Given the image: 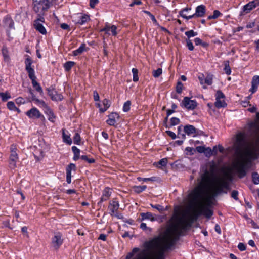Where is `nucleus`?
Instances as JSON below:
<instances>
[{"instance_id": "nucleus-1", "label": "nucleus", "mask_w": 259, "mask_h": 259, "mask_svg": "<svg viewBox=\"0 0 259 259\" xmlns=\"http://www.w3.org/2000/svg\"><path fill=\"white\" fill-rule=\"evenodd\" d=\"M168 234L164 238L160 236L155 237L145 243L148 249L157 250L156 255L165 258V252L170 249L179 238L181 232L178 230L177 227L175 229L167 230Z\"/></svg>"}, {"instance_id": "nucleus-2", "label": "nucleus", "mask_w": 259, "mask_h": 259, "mask_svg": "<svg viewBox=\"0 0 259 259\" xmlns=\"http://www.w3.org/2000/svg\"><path fill=\"white\" fill-rule=\"evenodd\" d=\"M217 165L213 163L210 165L209 170L205 169L201 175V181L198 185L188 194V198L192 204H199L203 199L206 190L209 187L211 182V175L217 171Z\"/></svg>"}, {"instance_id": "nucleus-3", "label": "nucleus", "mask_w": 259, "mask_h": 259, "mask_svg": "<svg viewBox=\"0 0 259 259\" xmlns=\"http://www.w3.org/2000/svg\"><path fill=\"white\" fill-rule=\"evenodd\" d=\"M213 212L207 207H200L199 209L195 210L189 216L187 219L180 218L179 223L182 230H187L190 228L192 224L196 221L201 215H204L206 218L210 219L213 215Z\"/></svg>"}, {"instance_id": "nucleus-4", "label": "nucleus", "mask_w": 259, "mask_h": 259, "mask_svg": "<svg viewBox=\"0 0 259 259\" xmlns=\"http://www.w3.org/2000/svg\"><path fill=\"white\" fill-rule=\"evenodd\" d=\"M26 57L25 60V70L28 73L29 78L32 81V84L34 88L38 92L42 94L43 92L42 89L40 87V84L36 81V76L35 75V71L34 69L31 67V65L33 63V61L31 57L28 55H26Z\"/></svg>"}, {"instance_id": "nucleus-5", "label": "nucleus", "mask_w": 259, "mask_h": 259, "mask_svg": "<svg viewBox=\"0 0 259 259\" xmlns=\"http://www.w3.org/2000/svg\"><path fill=\"white\" fill-rule=\"evenodd\" d=\"M54 0H33V11L38 16L44 15L46 11L52 5Z\"/></svg>"}, {"instance_id": "nucleus-6", "label": "nucleus", "mask_w": 259, "mask_h": 259, "mask_svg": "<svg viewBox=\"0 0 259 259\" xmlns=\"http://www.w3.org/2000/svg\"><path fill=\"white\" fill-rule=\"evenodd\" d=\"M246 146L245 137L243 133L237 135L236 141L235 143V153L238 156L242 155L244 147Z\"/></svg>"}, {"instance_id": "nucleus-7", "label": "nucleus", "mask_w": 259, "mask_h": 259, "mask_svg": "<svg viewBox=\"0 0 259 259\" xmlns=\"http://www.w3.org/2000/svg\"><path fill=\"white\" fill-rule=\"evenodd\" d=\"M250 161L247 160L238 163L235 166V168L237 170L238 177L240 178L244 177L246 175V168L247 167V164Z\"/></svg>"}, {"instance_id": "nucleus-8", "label": "nucleus", "mask_w": 259, "mask_h": 259, "mask_svg": "<svg viewBox=\"0 0 259 259\" xmlns=\"http://www.w3.org/2000/svg\"><path fill=\"white\" fill-rule=\"evenodd\" d=\"M258 6H259V0H253L249 2L243 7L239 15L243 16L246 14L249 13L251 10Z\"/></svg>"}, {"instance_id": "nucleus-9", "label": "nucleus", "mask_w": 259, "mask_h": 259, "mask_svg": "<svg viewBox=\"0 0 259 259\" xmlns=\"http://www.w3.org/2000/svg\"><path fill=\"white\" fill-rule=\"evenodd\" d=\"M63 239L62 235L60 232L54 233V237L52 238V245L55 249H58L62 244Z\"/></svg>"}, {"instance_id": "nucleus-10", "label": "nucleus", "mask_w": 259, "mask_h": 259, "mask_svg": "<svg viewBox=\"0 0 259 259\" xmlns=\"http://www.w3.org/2000/svg\"><path fill=\"white\" fill-rule=\"evenodd\" d=\"M211 193L212 194V197H216L222 193L227 194V191L224 189L220 180L217 182L216 185L212 188Z\"/></svg>"}, {"instance_id": "nucleus-11", "label": "nucleus", "mask_w": 259, "mask_h": 259, "mask_svg": "<svg viewBox=\"0 0 259 259\" xmlns=\"http://www.w3.org/2000/svg\"><path fill=\"white\" fill-rule=\"evenodd\" d=\"M48 93L51 99L53 101H61L63 99V96L62 94H59L53 88L50 87L47 89Z\"/></svg>"}, {"instance_id": "nucleus-12", "label": "nucleus", "mask_w": 259, "mask_h": 259, "mask_svg": "<svg viewBox=\"0 0 259 259\" xmlns=\"http://www.w3.org/2000/svg\"><path fill=\"white\" fill-rule=\"evenodd\" d=\"M182 106H184L188 110H193L197 106V102L195 100H192L188 97H185L182 103Z\"/></svg>"}, {"instance_id": "nucleus-13", "label": "nucleus", "mask_w": 259, "mask_h": 259, "mask_svg": "<svg viewBox=\"0 0 259 259\" xmlns=\"http://www.w3.org/2000/svg\"><path fill=\"white\" fill-rule=\"evenodd\" d=\"M119 208V204L116 198L113 199L109 203L108 208L109 209V213L111 216H114V213L118 211Z\"/></svg>"}, {"instance_id": "nucleus-14", "label": "nucleus", "mask_w": 259, "mask_h": 259, "mask_svg": "<svg viewBox=\"0 0 259 259\" xmlns=\"http://www.w3.org/2000/svg\"><path fill=\"white\" fill-rule=\"evenodd\" d=\"M26 114L30 118H39L41 116L43 117L39 111L36 108H32L27 111Z\"/></svg>"}, {"instance_id": "nucleus-15", "label": "nucleus", "mask_w": 259, "mask_h": 259, "mask_svg": "<svg viewBox=\"0 0 259 259\" xmlns=\"http://www.w3.org/2000/svg\"><path fill=\"white\" fill-rule=\"evenodd\" d=\"M76 165L75 164L70 163L66 167V182L68 184L71 182V171L73 170H76Z\"/></svg>"}, {"instance_id": "nucleus-16", "label": "nucleus", "mask_w": 259, "mask_h": 259, "mask_svg": "<svg viewBox=\"0 0 259 259\" xmlns=\"http://www.w3.org/2000/svg\"><path fill=\"white\" fill-rule=\"evenodd\" d=\"M206 11V7L204 5H199L196 8L195 15L197 17H202L205 15Z\"/></svg>"}, {"instance_id": "nucleus-17", "label": "nucleus", "mask_w": 259, "mask_h": 259, "mask_svg": "<svg viewBox=\"0 0 259 259\" xmlns=\"http://www.w3.org/2000/svg\"><path fill=\"white\" fill-rule=\"evenodd\" d=\"M34 26L35 29L42 34H46L47 31L46 28L41 23L38 22V20L34 21Z\"/></svg>"}, {"instance_id": "nucleus-18", "label": "nucleus", "mask_w": 259, "mask_h": 259, "mask_svg": "<svg viewBox=\"0 0 259 259\" xmlns=\"http://www.w3.org/2000/svg\"><path fill=\"white\" fill-rule=\"evenodd\" d=\"M111 192L110 191L109 188H106L103 192L100 201L98 203V205L101 204L103 201H106L110 196Z\"/></svg>"}, {"instance_id": "nucleus-19", "label": "nucleus", "mask_w": 259, "mask_h": 259, "mask_svg": "<svg viewBox=\"0 0 259 259\" xmlns=\"http://www.w3.org/2000/svg\"><path fill=\"white\" fill-rule=\"evenodd\" d=\"M184 132L185 135H191L196 132V128L192 125H186L184 126Z\"/></svg>"}, {"instance_id": "nucleus-20", "label": "nucleus", "mask_w": 259, "mask_h": 259, "mask_svg": "<svg viewBox=\"0 0 259 259\" xmlns=\"http://www.w3.org/2000/svg\"><path fill=\"white\" fill-rule=\"evenodd\" d=\"M62 131L63 141L64 143H66L67 144L70 145L72 143V139L70 138V135L66 134L65 133V131H66L65 129H64V128L62 129Z\"/></svg>"}, {"instance_id": "nucleus-21", "label": "nucleus", "mask_w": 259, "mask_h": 259, "mask_svg": "<svg viewBox=\"0 0 259 259\" xmlns=\"http://www.w3.org/2000/svg\"><path fill=\"white\" fill-rule=\"evenodd\" d=\"M140 215L141 217V221L148 219L152 221H154L156 220V218L154 217V215L150 212H147L146 213L142 212L140 213Z\"/></svg>"}, {"instance_id": "nucleus-22", "label": "nucleus", "mask_w": 259, "mask_h": 259, "mask_svg": "<svg viewBox=\"0 0 259 259\" xmlns=\"http://www.w3.org/2000/svg\"><path fill=\"white\" fill-rule=\"evenodd\" d=\"M102 103L104 108H100V112L103 113L109 108L111 105V102L107 99H104L102 101Z\"/></svg>"}, {"instance_id": "nucleus-23", "label": "nucleus", "mask_w": 259, "mask_h": 259, "mask_svg": "<svg viewBox=\"0 0 259 259\" xmlns=\"http://www.w3.org/2000/svg\"><path fill=\"white\" fill-rule=\"evenodd\" d=\"M72 150L74 154L73 160L75 161L77 160L80 157V150L77 148L76 146H73L72 147Z\"/></svg>"}, {"instance_id": "nucleus-24", "label": "nucleus", "mask_w": 259, "mask_h": 259, "mask_svg": "<svg viewBox=\"0 0 259 259\" xmlns=\"http://www.w3.org/2000/svg\"><path fill=\"white\" fill-rule=\"evenodd\" d=\"M215 107L218 108H224L227 106V104L224 101V100L222 99H217L214 103Z\"/></svg>"}, {"instance_id": "nucleus-25", "label": "nucleus", "mask_w": 259, "mask_h": 259, "mask_svg": "<svg viewBox=\"0 0 259 259\" xmlns=\"http://www.w3.org/2000/svg\"><path fill=\"white\" fill-rule=\"evenodd\" d=\"M85 46L86 45L85 44H82L78 49H76V50H74L73 52V55L77 56L81 54L85 50Z\"/></svg>"}, {"instance_id": "nucleus-26", "label": "nucleus", "mask_w": 259, "mask_h": 259, "mask_svg": "<svg viewBox=\"0 0 259 259\" xmlns=\"http://www.w3.org/2000/svg\"><path fill=\"white\" fill-rule=\"evenodd\" d=\"M146 188L147 186L146 185L135 186L133 187V190L135 193L139 194L142 192L145 191Z\"/></svg>"}, {"instance_id": "nucleus-27", "label": "nucleus", "mask_w": 259, "mask_h": 259, "mask_svg": "<svg viewBox=\"0 0 259 259\" xmlns=\"http://www.w3.org/2000/svg\"><path fill=\"white\" fill-rule=\"evenodd\" d=\"M90 20L89 16L88 15H83L81 16L80 19L78 20V22H77V24H79L80 25H83L85 22L88 21Z\"/></svg>"}, {"instance_id": "nucleus-28", "label": "nucleus", "mask_w": 259, "mask_h": 259, "mask_svg": "<svg viewBox=\"0 0 259 259\" xmlns=\"http://www.w3.org/2000/svg\"><path fill=\"white\" fill-rule=\"evenodd\" d=\"M179 123H180V119L179 118H178L177 117H172L170 119V125L168 126V125L166 124L165 127H166V128H170V127L177 125Z\"/></svg>"}, {"instance_id": "nucleus-29", "label": "nucleus", "mask_w": 259, "mask_h": 259, "mask_svg": "<svg viewBox=\"0 0 259 259\" xmlns=\"http://www.w3.org/2000/svg\"><path fill=\"white\" fill-rule=\"evenodd\" d=\"M75 62L73 61H67L64 64V68L66 71H69L71 68L75 65Z\"/></svg>"}, {"instance_id": "nucleus-30", "label": "nucleus", "mask_w": 259, "mask_h": 259, "mask_svg": "<svg viewBox=\"0 0 259 259\" xmlns=\"http://www.w3.org/2000/svg\"><path fill=\"white\" fill-rule=\"evenodd\" d=\"M4 22L5 24L8 25L10 28H12L14 27V22L10 17L6 16L5 18Z\"/></svg>"}, {"instance_id": "nucleus-31", "label": "nucleus", "mask_w": 259, "mask_h": 259, "mask_svg": "<svg viewBox=\"0 0 259 259\" xmlns=\"http://www.w3.org/2000/svg\"><path fill=\"white\" fill-rule=\"evenodd\" d=\"M29 93L32 96V100L33 101H35L36 103L40 104L43 106H45L46 105L45 102L43 100H40L36 98L35 96L31 90H29Z\"/></svg>"}, {"instance_id": "nucleus-32", "label": "nucleus", "mask_w": 259, "mask_h": 259, "mask_svg": "<svg viewBox=\"0 0 259 259\" xmlns=\"http://www.w3.org/2000/svg\"><path fill=\"white\" fill-rule=\"evenodd\" d=\"M0 97H1L3 102H6L11 98L10 94L8 92L0 93Z\"/></svg>"}, {"instance_id": "nucleus-33", "label": "nucleus", "mask_w": 259, "mask_h": 259, "mask_svg": "<svg viewBox=\"0 0 259 259\" xmlns=\"http://www.w3.org/2000/svg\"><path fill=\"white\" fill-rule=\"evenodd\" d=\"M111 26L110 24H109L108 23H106L105 26L103 28L100 30L101 32H105V33L107 34L110 35V30L111 29Z\"/></svg>"}, {"instance_id": "nucleus-34", "label": "nucleus", "mask_w": 259, "mask_h": 259, "mask_svg": "<svg viewBox=\"0 0 259 259\" xmlns=\"http://www.w3.org/2000/svg\"><path fill=\"white\" fill-rule=\"evenodd\" d=\"M139 250H140V249L139 248H137V247L134 248L133 249L132 252H130L127 253V254L126 256V259H131L133 257L134 254L135 253H137Z\"/></svg>"}, {"instance_id": "nucleus-35", "label": "nucleus", "mask_w": 259, "mask_h": 259, "mask_svg": "<svg viewBox=\"0 0 259 259\" xmlns=\"http://www.w3.org/2000/svg\"><path fill=\"white\" fill-rule=\"evenodd\" d=\"M224 65H225V67H224V70L225 71V73L227 75H230L231 73V70L230 67L229 66V61H225Z\"/></svg>"}, {"instance_id": "nucleus-36", "label": "nucleus", "mask_w": 259, "mask_h": 259, "mask_svg": "<svg viewBox=\"0 0 259 259\" xmlns=\"http://www.w3.org/2000/svg\"><path fill=\"white\" fill-rule=\"evenodd\" d=\"M182 127V125H180L178 128L177 137L178 138L184 140V139H186V135H185V133L184 132V133H181Z\"/></svg>"}, {"instance_id": "nucleus-37", "label": "nucleus", "mask_w": 259, "mask_h": 259, "mask_svg": "<svg viewBox=\"0 0 259 259\" xmlns=\"http://www.w3.org/2000/svg\"><path fill=\"white\" fill-rule=\"evenodd\" d=\"M2 54L4 57V61L9 62L10 60V57L8 55V51L6 48H3L2 49Z\"/></svg>"}, {"instance_id": "nucleus-38", "label": "nucleus", "mask_w": 259, "mask_h": 259, "mask_svg": "<svg viewBox=\"0 0 259 259\" xmlns=\"http://www.w3.org/2000/svg\"><path fill=\"white\" fill-rule=\"evenodd\" d=\"M252 181L254 184H259V175L256 172H254L252 174Z\"/></svg>"}, {"instance_id": "nucleus-39", "label": "nucleus", "mask_w": 259, "mask_h": 259, "mask_svg": "<svg viewBox=\"0 0 259 259\" xmlns=\"http://www.w3.org/2000/svg\"><path fill=\"white\" fill-rule=\"evenodd\" d=\"M73 142L76 145H80V141L81 138L80 135L78 133H75V135L74 136L73 138Z\"/></svg>"}, {"instance_id": "nucleus-40", "label": "nucleus", "mask_w": 259, "mask_h": 259, "mask_svg": "<svg viewBox=\"0 0 259 259\" xmlns=\"http://www.w3.org/2000/svg\"><path fill=\"white\" fill-rule=\"evenodd\" d=\"M214 197H212V194L211 193V195L209 196L207 199H206V203L205 206L201 205L200 207H207L208 208H209V207H210L212 204V199L214 198Z\"/></svg>"}, {"instance_id": "nucleus-41", "label": "nucleus", "mask_w": 259, "mask_h": 259, "mask_svg": "<svg viewBox=\"0 0 259 259\" xmlns=\"http://www.w3.org/2000/svg\"><path fill=\"white\" fill-rule=\"evenodd\" d=\"M185 34L188 37V39H190L191 37L197 35L198 33L197 32H195L193 30H191L185 32Z\"/></svg>"}, {"instance_id": "nucleus-42", "label": "nucleus", "mask_w": 259, "mask_h": 259, "mask_svg": "<svg viewBox=\"0 0 259 259\" xmlns=\"http://www.w3.org/2000/svg\"><path fill=\"white\" fill-rule=\"evenodd\" d=\"M221 183H222V186L224 188V189L226 191L230 190V187L229 183L226 181L225 180H220Z\"/></svg>"}, {"instance_id": "nucleus-43", "label": "nucleus", "mask_w": 259, "mask_h": 259, "mask_svg": "<svg viewBox=\"0 0 259 259\" xmlns=\"http://www.w3.org/2000/svg\"><path fill=\"white\" fill-rule=\"evenodd\" d=\"M82 160L86 161L89 163H93L95 162V160L93 158H89L87 155H82L80 157Z\"/></svg>"}, {"instance_id": "nucleus-44", "label": "nucleus", "mask_w": 259, "mask_h": 259, "mask_svg": "<svg viewBox=\"0 0 259 259\" xmlns=\"http://www.w3.org/2000/svg\"><path fill=\"white\" fill-rule=\"evenodd\" d=\"M132 71L133 74V81L134 82L138 81L139 80L138 69L136 68H133Z\"/></svg>"}, {"instance_id": "nucleus-45", "label": "nucleus", "mask_w": 259, "mask_h": 259, "mask_svg": "<svg viewBox=\"0 0 259 259\" xmlns=\"http://www.w3.org/2000/svg\"><path fill=\"white\" fill-rule=\"evenodd\" d=\"M137 180L139 181H144V182H147V181H155L156 180V177H152L151 178H145L138 177L137 178Z\"/></svg>"}, {"instance_id": "nucleus-46", "label": "nucleus", "mask_w": 259, "mask_h": 259, "mask_svg": "<svg viewBox=\"0 0 259 259\" xmlns=\"http://www.w3.org/2000/svg\"><path fill=\"white\" fill-rule=\"evenodd\" d=\"M131 105V102L130 101H127L125 102L123 105V110L124 112H128L130 110V107Z\"/></svg>"}, {"instance_id": "nucleus-47", "label": "nucleus", "mask_w": 259, "mask_h": 259, "mask_svg": "<svg viewBox=\"0 0 259 259\" xmlns=\"http://www.w3.org/2000/svg\"><path fill=\"white\" fill-rule=\"evenodd\" d=\"M204 83L208 85H211L212 83V75L208 74L204 80Z\"/></svg>"}, {"instance_id": "nucleus-48", "label": "nucleus", "mask_w": 259, "mask_h": 259, "mask_svg": "<svg viewBox=\"0 0 259 259\" xmlns=\"http://www.w3.org/2000/svg\"><path fill=\"white\" fill-rule=\"evenodd\" d=\"M215 100L217 99H222L224 100V98L225 97V95L223 94V93L221 90L217 91L216 94H215Z\"/></svg>"}, {"instance_id": "nucleus-49", "label": "nucleus", "mask_w": 259, "mask_h": 259, "mask_svg": "<svg viewBox=\"0 0 259 259\" xmlns=\"http://www.w3.org/2000/svg\"><path fill=\"white\" fill-rule=\"evenodd\" d=\"M162 70L161 68H159L156 70H153V76L157 78L162 74Z\"/></svg>"}, {"instance_id": "nucleus-50", "label": "nucleus", "mask_w": 259, "mask_h": 259, "mask_svg": "<svg viewBox=\"0 0 259 259\" xmlns=\"http://www.w3.org/2000/svg\"><path fill=\"white\" fill-rule=\"evenodd\" d=\"M10 160L14 161V160L18 159V155L16 152V151L12 150L10 156Z\"/></svg>"}, {"instance_id": "nucleus-51", "label": "nucleus", "mask_w": 259, "mask_h": 259, "mask_svg": "<svg viewBox=\"0 0 259 259\" xmlns=\"http://www.w3.org/2000/svg\"><path fill=\"white\" fill-rule=\"evenodd\" d=\"M167 163V159L165 158L161 159L158 162V163L157 164V166L158 167H160L159 166V165H160L161 166H165Z\"/></svg>"}, {"instance_id": "nucleus-52", "label": "nucleus", "mask_w": 259, "mask_h": 259, "mask_svg": "<svg viewBox=\"0 0 259 259\" xmlns=\"http://www.w3.org/2000/svg\"><path fill=\"white\" fill-rule=\"evenodd\" d=\"M183 87V83L181 81H178L176 87V92L179 94H181L182 91Z\"/></svg>"}, {"instance_id": "nucleus-53", "label": "nucleus", "mask_w": 259, "mask_h": 259, "mask_svg": "<svg viewBox=\"0 0 259 259\" xmlns=\"http://www.w3.org/2000/svg\"><path fill=\"white\" fill-rule=\"evenodd\" d=\"M8 108L10 110L14 111L15 109H16V107L14 103L12 101H10L7 103V104Z\"/></svg>"}, {"instance_id": "nucleus-54", "label": "nucleus", "mask_w": 259, "mask_h": 259, "mask_svg": "<svg viewBox=\"0 0 259 259\" xmlns=\"http://www.w3.org/2000/svg\"><path fill=\"white\" fill-rule=\"evenodd\" d=\"M48 115H49V118L48 119L50 121L54 122V119L55 118V116L54 115L53 112L50 109L48 110Z\"/></svg>"}, {"instance_id": "nucleus-55", "label": "nucleus", "mask_w": 259, "mask_h": 259, "mask_svg": "<svg viewBox=\"0 0 259 259\" xmlns=\"http://www.w3.org/2000/svg\"><path fill=\"white\" fill-rule=\"evenodd\" d=\"M186 46L190 51H193L194 50V46L191 40L189 39L186 40Z\"/></svg>"}, {"instance_id": "nucleus-56", "label": "nucleus", "mask_w": 259, "mask_h": 259, "mask_svg": "<svg viewBox=\"0 0 259 259\" xmlns=\"http://www.w3.org/2000/svg\"><path fill=\"white\" fill-rule=\"evenodd\" d=\"M150 206L155 209H156L158 210L159 212H162L164 210L163 207L160 205L157 204V205H153L152 204H150Z\"/></svg>"}, {"instance_id": "nucleus-57", "label": "nucleus", "mask_w": 259, "mask_h": 259, "mask_svg": "<svg viewBox=\"0 0 259 259\" xmlns=\"http://www.w3.org/2000/svg\"><path fill=\"white\" fill-rule=\"evenodd\" d=\"M117 28L115 25H111V29L110 31H111V34L113 36H115L117 35Z\"/></svg>"}, {"instance_id": "nucleus-58", "label": "nucleus", "mask_w": 259, "mask_h": 259, "mask_svg": "<svg viewBox=\"0 0 259 259\" xmlns=\"http://www.w3.org/2000/svg\"><path fill=\"white\" fill-rule=\"evenodd\" d=\"M106 122L108 124H109L110 126H116L115 124H116V120H114V119L109 117L108 119L107 120Z\"/></svg>"}, {"instance_id": "nucleus-59", "label": "nucleus", "mask_w": 259, "mask_h": 259, "mask_svg": "<svg viewBox=\"0 0 259 259\" xmlns=\"http://www.w3.org/2000/svg\"><path fill=\"white\" fill-rule=\"evenodd\" d=\"M251 84H253L256 85L259 84V76H254L252 78Z\"/></svg>"}, {"instance_id": "nucleus-60", "label": "nucleus", "mask_w": 259, "mask_h": 259, "mask_svg": "<svg viewBox=\"0 0 259 259\" xmlns=\"http://www.w3.org/2000/svg\"><path fill=\"white\" fill-rule=\"evenodd\" d=\"M144 13L147 14V15H148L150 16V18H151L152 21H153V22L154 23H157V20H156L155 17L150 12L147 11H144Z\"/></svg>"}, {"instance_id": "nucleus-61", "label": "nucleus", "mask_w": 259, "mask_h": 259, "mask_svg": "<svg viewBox=\"0 0 259 259\" xmlns=\"http://www.w3.org/2000/svg\"><path fill=\"white\" fill-rule=\"evenodd\" d=\"M238 192L236 190H233L231 192V197L233 198L235 200H238Z\"/></svg>"}, {"instance_id": "nucleus-62", "label": "nucleus", "mask_w": 259, "mask_h": 259, "mask_svg": "<svg viewBox=\"0 0 259 259\" xmlns=\"http://www.w3.org/2000/svg\"><path fill=\"white\" fill-rule=\"evenodd\" d=\"M205 147L204 146H197L196 148V150L198 153H202L205 152Z\"/></svg>"}, {"instance_id": "nucleus-63", "label": "nucleus", "mask_w": 259, "mask_h": 259, "mask_svg": "<svg viewBox=\"0 0 259 259\" xmlns=\"http://www.w3.org/2000/svg\"><path fill=\"white\" fill-rule=\"evenodd\" d=\"M108 117L114 119L116 120V119H118L120 118L119 114L117 113H112L108 116Z\"/></svg>"}, {"instance_id": "nucleus-64", "label": "nucleus", "mask_w": 259, "mask_h": 259, "mask_svg": "<svg viewBox=\"0 0 259 259\" xmlns=\"http://www.w3.org/2000/svg\"><path fill=\"white\" fill-rule=\"evenodd\" d=\"M166 133L172 139H175L177 137L175 133L170 131H166Z\"/></svg>"}]
</instances>
